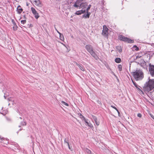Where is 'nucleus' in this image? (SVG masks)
<instances>
[{
  "label": "nucleus",
  "instance_id": "16",
  "mask_svg": "<svg viewBox=\"0 0 154 154\" xmlns=\"http://www.w3.org/2000/svg\"><path fill=\"white\" fill-rule=\"evenodd\" d=\"M132 82H133V83L134 85L135 86V87L139 91H142L138 87V85L136 83V82L134 81H133L132 80Z\"/></svg>",
  "mask_w": 154,
  "mask_h": 154
},
{
  "label": "nucleus",
  "instance_id": "14",
  "mask_svg": "<svg viewBox=\"0 0 154 154\" xmlns=\"http://www.w3.org/2000/svg\"><path fill=\"white\" fill-rule=\"evenodd\" d=\"M76 65L78 66V67L81 70H82L83 71H85V68L82 64L80 63L79 64L77 63H76Z\"/></svg>",
  "mask_w": 154,
  "mask_h": 154
},
{
  "label": "nucleus",
  "instance_id": "11",
  "mask_svg": "<svg viewBox=\"0 0 154 154\" xmlns=\"http://www.w3.org/2000/svg\"><path fill=\"white\" fill-rule=\"evenodd\" d=\"M90 54L96 60H97L99 59L98 57L94 51H92Z\"/></svg>",
  "mask_w": 154,
  "mask_h": 154
},
{
  "label": "nucleus",
  "instance_id": "43",
  "mask_svg": "<svg viewBox=\"0 0 154 154\" xmlns=\"http://www.w3.org/2000/svg\"><path fill=\"white\" fill-rule=\"evenodd\" d=\"M140 57H141V56H139L138 55L137 56H136V59H137V58H140Z\"/></svg>",
  "mask_w": 154,
  "mask_h": 154
},
{
  "label": "nucleus",
  "instance_id": "49",
  "mask_svg": "<svg viewBox=\"0 0 154 154\" xmlns=\"http://www.w3.org/2000/svg\"><path fill=\"white\" fill-rule=\"evenodd\" d=\"M22 130V129L21 128V129H20L18 130V131H21Z\"/></svg>",
  "mask_w": 154,
  "mask_h": 154
},
{
  "label": "nucleus",
  "instance_id": "17",
  "mask_svg": "<svg viewBox=\"0 0 154 154\" xmlns=\"http://www.w3.org/2000/svg\"><path fill=\"white\" fill-rule=\"evenodd\" d=\"M88 119H86V120H85L84 121L85 122V123L87 124V125H88V126L90 127V128H92L93 127V126L90 123H89L88 122Z\"/></svg>",
  "mask_w": 154,
  "mask_h": 154
},
{
  "label": "nucleus",
  "instance_id": "56",
  "mask_svg": "<svg viewBox=\"0 0 154 154\" xmlns=\"http://www.w3.org/2000/svg\"><path fill=\"white\" fill-rule=\"evenodd\" d=\"M117 80L119 82V79H117Z\"/></svg>",
  "mask_w": 154,
  "mask_h": 154
},
{
  "label": "nucleus",
  "instance_id": "54",
  "mask_svg": "<svg viewBox=\"0 0 154 154\" xmlns=\"http://www.w3.org/2000/svg\"><path fill=\"white\" fill-rule=\"evenodd\" d=\"M19 127H20L21 126L20 125H19L18 126Z\"/></svg>",
  "mask_w": 154,
  "mask_h": 154
},
{
  "label": "nucleus",
  "instance_id": "25",
  "mask_svg": "<svg viewBox=\"0 0 154 154\" xmlns=\"http://www.w3.org/2000/svg\"><path fill=\"white\" fill-rule=\"evenodd\" d=\"M133 48L134 49V51H138L139 50V48L136 45H134Z\"/></svg>",
  "mask_w": 154,
  "mask_h": 154
},
{
  "label": "nucleus",
  "instance_id": "38",
  "mask_svg": "<svg viewBox=\"0 0 154 154\" xmlns=\"http://www.w3.org/2000/svg\"><path fill=\"white\" fill-rule=\"evenodd\" d=\"M137 116L138 117H141L142 116V115L140 113H138Z\"/></svg>",
  "mask_w": 154,
  "mask_h": 154
},
{
  "label": "nucleus",
  "instance_id": "22",
  "mask_svg": "<svg viewBox=\"0 0 154 154\" xmlns=\"http://www.w3.org/2000/svg\"><path fill=\"white\" fill-rule=\"evenodd\" d=\"M59 35H60V39L61 40H62V41H63L64 40V36H63V34L60 33V34H59Z\"/></svg>",
  "mask_w": 154,
  "mask_h": 154
},
{
  "label": "nucleus",
  "instance_id": "23",
  "mask_svg": "<svg viewBox=\"0 0 154 154\" xmlns=\"http://www.w3.org/2000/svg\"><path fill=\"white\" fill-rule=\"evenodd\" d=\"M78 114L79 115L81 116L80 117L81 119H82V120H83L84 121L86 120V119L85 118V117L83 115H82L81 113H79Z\"/></svg>",
  "mask_w": 154,
  "mask_h": 154
},
{
  "label": "nucleus",
  "instance_id": "19",
  "mask_svg": "<svg viewBox=\"0 0 154 154\" xmlns=\"http://www.w3.org/2000/svg\"><path fill=\"white\" fill-rule=\"evenodd\" d=\"M116 48L117 50V51L119 53H121L122 52V47L121 46H117L116 47Z\"/></svg>",
  "mask_w": 154,
  "mask_h": 154
},
{
  "label": "nucleus",
  "instance_id": "6",
  "mask_svg": "<svg viewBox=\"0 0 154 154\" xmlns=\"http://www.w3.org/2000/svg\"><path fill=\"white\" fill-rule=\"evenodd\" d=\"M85 48L89 53L94 51L93 46L90 45H86L85 46Z\"/></svg>",
  "mask_w": 154,
  "mask_h": 154
},
{
  "label": "nucleus",
  "instance_id": "57",
  "mask_svg": "<svg viewBox=\"0 0 154 154\" xmlns=\"http://www.w3.org/2000/svg\"><path fill=\"white\" fill-rule=\"evenodd\" d=\"M152 54L154 55V53H153Z\"/></svg>",
  "mask_w": 154,
  "mask_h": 154
},
{
  "label": "nucleus",
  "instance_id": "34",
  "mask_svg": "<svg viewBox=\"0 0 154 154\" xmlns=\"http://www.w3.org/2000/svg\"><path fill=\"white\" fill-rule=\"evenodd\" d=\"M140 61H141L140 65H141V64H144L145 63V62L144 61V60L143 59H141V61H140Z\"/></svg>",
  "mask_w": 154,
  "mask_h": 154
},
{
  "label": "nucleus",
  "instance_id": "1",
  "mask_svg": "<svg viewBox=\"0 0 154 154\" xmlns=\"http://www.w3.org/2000/svg\"><path fill=\"white\" fill-rule=\"evenodd\" d=\"M148 80V81L145 83L143 88L145 93L149 92L154 89V79H150L149 77Z\"/></svg>",
  "mask_w": 154,
  "mask_h": 154
},
{
  "label": "nucleus",
  "instance_id": "33",
  "mask_svg": "<svg viewBox=\"0 0 154 154\" xmlns=\"http://www.w3.org/2000/svg\"><path fill=\"white\" fill-rule=\"evenodd\" d=\"M91 5H89L87 9H85L86 11H89V10L90 9L91 7Z\"/></svg>",
  "mask_w": 154,
  "mask_h": 154
},
{
  "label": "nucleus",
  "instance_id": "42",
  "mask_svg": "<svg viewBox=\"0 0 154 154\" xmlns=\"http://www.w3.org/2000/svg\"><path fill=\"white\" fill-rule=\"evenodd\" d=\"M33 26L32 25V24H30L29 25V28H30V27H33Z\"/></svg>",
  "mask_w": 154,
  "mask_h": 154
},
{
  "label": "nucleus",
  "instance_id": "44",
  "mask_svg": "<svg viewBox=\"0 0 154 154\" xmlns=\"http://www.w3.org/2000/svg\"><path fill=\"white\" fill-rule=\"evenodd\" d=\"M150 115L151 117L154 120V116L151 114H150Z\"/></svg>",
  "mask_w": 154,
  "mask_h": 154
},
{
  "label": "nucleus",
  "instance_id": "45",
  "mask_svg": "<svg viewBox=\"0 0 154 154\" xmlns=\"http://www.w3.org/2000/svg\"><path fill=\"white\" fill-rule=\"evenodd\" d=\"M17 8H21V6H20V5H18V6H17Z\"/></svg>",
  "mask_w": 154,
  "mask_h": 154
},
{
  "label": "nucleus",
  "instance_id": "52",
  "mask_svg": "<svg viewBox=\"0 0 154 154\" xmlns=\"http://www.w3.org/2000/svg\"><path fill=\"white\" fill-rule=\"evenodd\" d=\"M17 112H19V110H18V109H17Z\"/></svg>",
  "mask_w": 154,
  "mask_h": 154
},
{
  "label": "nucleus",
  "instance_id": "50",
  "mask_svg": "<svg viewBox=\"0 0 154 154\" xmlns=\"http://www.w3.org/2000/svg\"><path fill=\"white\" fill-rule=\"evenodd\" d=\"M6 96L5 95L4 96V97L5 98V99H6Z\"/></svg>",
  "mask_w": 154,
  "mask_h": 154
},
{
  "label": "nucleus",
  "instance_id": "29",
  "mask_svg": "<svg viewBox=\"0 0 154 154\" xmlns=\"http://www.w3.org/2000/svg\"><path fill=\"white\" fill-rule=\"evenodd\" d=\"M61 103L63 105H64L65 106H69V104H68V103H66V102H65L64 101H62L61 102Z\"/></svg>",
  "mask_w": 154,
  "mask_h": 154
},
{
  "label": "nucleus",
  "instance_id": "41",
  "mask_svg": "<svg viewBox=\"0 0 154 154\" xmlns=\"http://www.w3.org/2000/svg\"><path fill=\"white\" fill-rule=\"evenodd\" d=\"M23 18L25 20L26 19V15L24 14L23 15Z\"/></svg>",
  "mask_w": 154,
  "mask_h": 154
},
{
  "label": "nucleus",
  "instance_id": "48",
  "mask_svg": "<svg viewBox=\"0 0 154 154\" xmlns=\"http://www.w3.org/2000/svg\"><path fill=\"white\" fill-rule=\"evenodd\" d=\"M3 139H5V138L2 137L1 138V137L0 136V139L2 140Z\"/></svg>",
  "mask_w": 154,
  "mask_h": 154
},
{
  "label": "nucleus",
  "instance_id": "28",
  "mask_svg": "<svg viewBox=\"0 0 154 154\" xmlns=\"http://www.w3.org/2000/svg\"><path fill=\"white\" fill-rule=\"evenodd\" d=\"M83 9H82L81 10H79L81 14H85L86 12V10L85 9L83 10Z\"/></svg>",
  "mask_w": 154,
  "mask_h": 154
},
{
  "label": "nucleus",
  "instance_id": "51",
  "mask_svg": "<svg viewBox=\"0 0 154 154\" xmlns=\"http://www.w3.org/2000/svg\"><path fill=\"white\" fill-rule=\"evenodd\" d=\"M20 119H22V118L21 117H20Z\"/></svg>",
  "mask_w": 154,
  "mask_h": 154
},
{
  "label": "nucleus",
  "instance_id": "8",
  "mask_svg": "<svg viewBox=\"0 0 154 154\" xmlns=\"http://www.w3.org/2000/svg\"><path fill=\"white\" fill-rule=\"evenodd\" d=\"M31 10L33 14L35 15V17L38 19L39 17L38 13L35 9L33 7L31 8Z\"/></svg>",
  "mask_w": 154,
  "mask_h": 154
},
{
  "label": "nucleus",
  "instance_id": "46",
  "mask_svg": "<svg viewBox=\"0 0 154 154\" xmlns=\"http://www.w3.org/2000/svg\"><path fill=\"white\" fill-rule=\"evenodd\" d=\"M116 110L117 112L118 113V114H119L120 113V112H119L118 109H117V110Z\"/></svg>",
  "mask_w": 154,
  "mask_h": 154
},
{
  "label": "nucleus",
  "instance_id": "3",
  "mask_svg": "<svg viewBox=\"0 0 154 154\" xmlns=\"http://www.w3.org/2000/svg\"><path fill=\"white\" fill-rule=\"evenodd\" d=\"M118 39L120 41L125 42H127L129 43H132L134 42V41L130 38L125 37L122 35H119L118 37Z\"/></svg>",
  "mask_w": 154,
  "mask_h": 154
},
{
  "label": "nucleus",
  "instance_id": "37",
  "mask_svg": "<svg viewBox=\"0 0 154 154\" xmlns=\"http://www.w3.org/2000/svg\"><path fill=\"white\" fill-rule=\"evenodd\" d=\"M64 143H66L67 144L68 143H69L68 140L66 138L64 139Z\"/></svg>",
  "mask_w": 154,
  "mask_h": 154
},
{
  "label": "nucleus",
  "instance_id": "31",
  "mask_svg": "<svg viewBox=\"0 0 154 154\" xmlns=\"http://www.w3.org/2000/svg\"><path fill=\"white\" fill-rule=\"evenodd\" d=\"M20 124L23 126H25L26 125V122L23 121L21 122Z\"/></svg>",
  "mask_w": 154,
  "mask_h": 154
},
{
  "label": "nucleus",
  "instance_id": "27",
  "mask_svg": "<svg viewBox=\"0 0 154 154\" xmlns=\"http://www.w3.org/2000/svg\"><path fill=\"white\" fill-rule=\"evenodd\" d=\"M67 145L68 146L69 149L71 151H72L73 150L72 148V146H70L69 144V143H68L67 144Z\"/></svg>",
  "mask_w": 154,
  "mask_h": 154
},
{
  "label": "nucleus",
  "instance_id": "7",
  "mask_svg": "<svg viewBox=\"0 0 154 154\" xmlns=\"http://www.w3.org/2000/svg\"><path fill=\"white\" fill-rule=\"evenodd\" d=\"M77 5H78V8L79 9L82 8V9H84L86 8V6H87L88 3L86 2H85L84 3H82L80 4H77Z\"/></svg>",
  "mask_w": 154,
  "mask_h": 154
},
{
  "label": "nucleus",
  "instance_id": "20",
  "mask_svg": "<svg viewBox=\"0 0 154 154\" xmlns=\"http://www.w3.org/2000/svg\"><path fill=\"white\" fill-rule=\"evenodd\" d=\"M5 139H2V142L6 144H9V141H8V139H6V140H5Z\"/></svg>",
  "mask_w": 154,
  "mask_h": 154
},
{
  "label": "nucleus",
  "instance_id": "10",
  "mask_svg": "<svg viewBox=\"0 0 154 154\" xmlns=\"http://www.w3.org/2000/svg\"><path fill=\"white\" fill-rule=\"evenodd\" d=\"M91 14V13L89 11H86L85 13L82 16V17L85 19L89 18Z\"/></svg>",
  "mask_w": 154,
  "mask_h": 154
},
{
  "label": "nucleus",
  "instance_id": "15",
  "mask_svg": "<svg viewBox=\"0 0 154 154\" xmlns=\"http://www.w3.org/2000/svg\"><path fill=\"white\" fill-rule=\"evenodd\" d=\"M35 4L38 6L41 7V3L40 0H35L34 1Z\"/></svg>",
  "mask_w": 154,
  "mask_h": 154
},
{
  "label": "nucleus",
  "instance_id": "30",
  "mask_svg": "<svg viewBox=\"0 0 154 154\" xmlns=\"http://www.w3.org/2000/svg\"><path fill=\"white\" fill-rule=\"evenodd\" d=\"M91 116L92 117V118L93 119L94 121H95L96 120H97V117H96V116H95L93 115H91Z\"/></svg>",
  "mask_w": 154,
  "mask_h": 154
},
{
  "label": "nucleus",
  "instance_id": "40",
  "mask_svg": "<svg viewBox=\"0 0 154 154\" xmlns=\"http://www.w3.org/2000/svg\"><path fill=\"white\" fill-rule=\"evenodd\" d=\"M55 28V29L57 31V32L59 34H60V33L57 30V29L55 27H54Z\"/></svg>",
  "mask_w": 154,
  "mask_h": 154
},
{
  "label": "nucleus",
  "instance_id": "2",
  "mask_svg": "<svg viewBox=\"0 0 154 154\" xmlns=\"http://www.w3.org/2000/svg\"><path fill=\"white\" fill-rule=\"evenodd\" d=\"M132 73L136 81L141 80L143 78V73L141 69L136 70L135 71L132 72Z\"/></svg>",
  "mask_w": 154,
  "mask_h": 154
},
{
  "label": "nucleus",
  "instance_id": "21",
  "mask_svg": "<svg viewBox=\"0 0 154 154\" xmlns=\"http://www.w3.org/2000/svg\"><path fill=\"white\" fill-rule=\"evenodd\" d=\"M23 11V9L22 8H17V11L19 14H20Z\"/></svg>",
  "mask_w": 154,
  "mask_h": 154
},
{
  "label": "nucleus",
  "instance_id": "24",
  "mask_svg": "<svg viewBox=\"0 0 154 154\" xmlns=\"http://www.w3.org/2000/svg\"><path fill=\"white\" fill-rule=\"evenodd\" d=\"M85 151L88 154H91V151L87 148H86Z\"/></svg>",
  "mask_w": 154,
  "mask_h": 154
},
{
  "label": "nucleus",
  "instance_id": "55",
  "mask_svg": "<svg viewBox=\"0 0 154 154\" xmlns=\"http://www.w3.org/2000/svg\"><path fill=\"white\" fill-rule=\"evenodd\" d=\"M25 12L24 11L23 12V13H25Z\"/></svg>",
  "mask_w": 154,
  "mask_h": 154
},
{
  "label": "nucleus",
  "instance_id": "39",
  "mask_svg": "<svg viewBox=\"0 0 154 154\" xmlns=\"http://www.w3.org/2000/svg\"><path fill=\"white\" fill-rule=\"evenodd\" d=\"M111 106L113 108V109H115V110H117V108L115 106H114L112 105H111Z\"/></svg>",
  "mask_w": 154,
  "mask_h": 154
},
{
  "label": "nucleus",
  "instance_id": "26",
  "mask_svg": "<svg viewBox=\"0 0 154 154\" xmlns=\"http://www.w3.org/2000/svg\"><path fill=\"white\" fill-rule=\"evenodd\" d=\"M119 70L120 72L122 70V66L121 65L119 64L118 66Z\"/></svg>",
  "mask_w": 154,
  "mask_h": 154
},
{
  "label": "nucleus",
  "instance_id": "32",
  "mask_svg": "<svg viewBox=\"0 0 154 154\" xmlns=\"http://www.w3.org/2000/svg\"><path fill=\"white\" fill-rule=\"evenodd\" d=\"M75 14L77 15H80L81 14L80 11H76L75 13Z\"/></svg>",
  "mask_w": 154,
  "mask_h": 154
},
{
  "label": "nucleus",
  "instance_id": "47",
  "mask_svg": "<svg viewBox=\"0 0 154 154\" xmlns=\"http://www.w3.org/2000/svg\"><path fill=\"white\" fill-rule=\"evenodd\" d=\"M97 102L98 103H99V104H101V102L98 100V101H97Z\"/></svg>",
  "mask_w": 154,
  "mask_h": 154
},
{
  "label": "nucleus",
  "instance_id": "35",
  "mask_svg": "<svg viewBox=\"0 0 154 154\" xmlns=\"http://www.w3.org/2000/svg\"><path fill=\"white\" fill-rule=\"evenodd\" d=\"M96 125L98 126L100 124V122L97 121V120L94 121Z\"/></svg>",
  "mask_w": 154,
  "mask_h": 154
},
{
  "label": "nucleus",
  "instance_id": "18",
  "mask_svg": "<svg viewBox=\"0 0 154 154\" xmlns=\"http://www.w3.org/2000/svg\"><path fill=\"white\" fill-rule=\"evenodd\" d=\"M115 61L117 63H119L121 62V59L120 58L117 57L115 58Z\"/></svg>",
  "mask_w": 154,
  "mask_h": 154
},
{
  "label": "nucleus",
  "instance_id": "36",
  "mask_svg": "<svg viewBox=\"0 0 154 154\" xmlns=\"http://www.w3.org/2000/svg\"><path fill=\"white\" fill-rule=\"evenodd\" d=\"M21 22L22 24H24L26 23V20H22L21 21Z\"/></svg>",
  "mask_w": 154,
  "mask_h": 154
},
{
  "label": "nucleus",
  "instance_id": "5",
  "mask_svg": "<svg viewBox=\"0 0 154 154\" xmlns=\"http://www.w3.org/2000/svg\"><path fill=\"white\" fill-rule=\"evenodd\" d=\"M149 70L151 76L154 77V65L150 63L149 65Z\"/></svg>",
  "mask_w": 154,
  "mask_h": 154
},
{
  "label": "nucleus",
  "instance_id": "13",
  "mask_svg": "<svg viewBox=\"0 0 154 154\" xmlns=\"http://www.w3.org/2000/svg\"><path fill=\"white\" fill-rule=\"evenodd\" d=\"M9 144L11 145H14V146L16 147L17 149H19V146L17 143H15L14 141H9Z\"/></svg>",
  "mask_w": 154,
  "mask_h": 154
},
{
  "label": "nucleus",
  "instance_id": "9",
  "mask_svg": "<svg viewBox=\"0 0 154 154\" xmlns=\"http://www.w3.org/2000/svg\"><path fill=\"white\" fill-rule=\"evenodd\" d=\"M84 0H77L73 6L75 8H78L79 6L77 5L80 4L81 3H84Z\"/></svg>",
  "mask_w": 154,
  "mask_h": 154
},
{
  "label": "nucleus",
  "instance_id": "12",
  "mask_svg": "<svg viewBox=\"0 0 154 154\" xmlns=\"http://www.w3.org/2000/svg\"><path fill=\"white\" fill-rule=\"evenodd\" d=\"M11 22L14 25V26L13 27V30L14 31L17 30V25L14 20V19H12L11 20Z\"/></svg>",
  "mask_w": 154,
  "mask_h": 154
},
{
  "label": "nucleus",
  "instance_id": "4",
  "mask_svg": "<svg viewBox=\"0 0 154 154\" xmlns=\"http://www.w3.org/2000/svg\"><path fill=\"white\" fill-rule=\"evenodd\" d=\"M109 29L106 25L103 26V29L102 35L105 37L108 38L109 36Z\"/></svg>",
  "mask_w": 154,
  "mask_h": 154
},
{
  "label": "nucleus",
  "instance_id": "53",
  "mask_svg": "<svg viewBox=\"0 0 154 154\" xmlns=\"http://www.w3.org/2000/svg\"><path fill=\"white\" fill-rule=\"evenodd\" d=\"M19 132V131H18L17 132V134H18Z\"/></svg>",
  "mask_w": 154,
  "mask_h": 154
}]
</instances>
